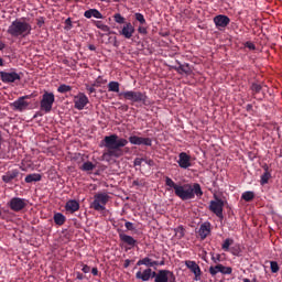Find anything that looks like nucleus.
Wrapping results in <instances>:
<instances>
[{
    "instance_id": "nucleus-18",
    "label": "nucleus",
    "mask_w": 282,
    "mask_h": 282,
    "mask_svg": "<svg viewBox=\"0 0 282 282\" xmlns=\"http://www.w3.org/2000/svg\"><path fill=\"white\" fill-rule=\"evenodd\" d=\"M177 164L181 169H191V166H193L191 163V155H188L186 152H181L178 154Z\"/></svg>"
},
{
    "instance_id": "nucleus-6",
    "label": "nucleus",
    "mask_w": 282,
    "mask_h": 282,
    "mask_svg": "<svg viewBox=\"0 0 282 282\" xmlns=\"http://www.w3.org/2000/svg\"><path fill=\"white\" fill-rule=\"evenodd\" d=\"M55 100L56 97L54 96V93L45 91L40 101L41 111H44V113H50V111H52V107H54Z\"/></svg>"
},
{
    "instance_id": "nucleus-49",
    "label": "nucleus",
    "mask_w": 282,
    "mask_h": 282,
    "mask_svg": "<svg viewBox=\"0 0 282 282\" xmlns=\"http://www.w3.org/2000/svg\"><path fill=\"white\" fill-rule=\"evenodd\" d=\"M76 279H78V281H83V279H85V275L80 272L76 273Z\"/></svg>"
},
{
    "instance_id": "nucleus-14",
    "label": "nucleus",
    "mask_w": 282,
    "mask_h": 282,
    "mask_svg": "<svg viewBox=\"0 0 282 282\" xmlns=\"http://www.w3.org/2000/svg\"><path fill=\"white\" fill-rule=\"evenodd\" d=\"M232 274V268L224 267V264H216L209 267V274L212 276H217V274Z\"/></svg>"
},
{
    "instance_id": "nucleus-50",
    "label": "nucleus",
    "mask_w": 282,
    "mask_h": 282,
    "mask_svg": "<svg viewBox=\"0 0 282 282\" xmlns=\"http://www.w3.org/2000/svg\"><path fill=\"white\" fill-rule=\"evenodd\" d=\"M91 274H93L94 276H98V274H99L98 268H93V269H91Z\"/></svg>"
},
{
    "instance_id": "nucleus-17",
    "label": "nucleus",
    "mask_w": 282,
    "mask_h": 282,
    "mask_svg": "<svg viewBox=\"0 0 282 282\" xmlns=\"http://www.w3.org/2000/svg\"><path fill=\"white\" fill-rule=\"evenodd\" d=\"M26 98L28 96H22L11 104L14 111H25V109L30 107V102L25 101Z\"/></svg>"
},
{
    "instance_id": "nucleus-25",
    "label": "nucleus",
    "mask_w": 282,
    "mask_h": 282,
    "mask_svg": "<svg viewBox=\"0 0 282 282\" xmlns=\"http://www.w3.org/2000/svg\"><path fill=\"white\" fill-rule=\"evenodd\" d=\"M119 238L123 241V243H127L128 246L133 247V246H135V243H138V241L133 237H131L127 234H120Z\"/></svg>"
},
{
    "instance_id": "nucleus-27",
    "label": "nucleus",
    "mask_w": 282,
    "mask_h": 282,
    "mask_svg": "<svg viewBox=\"0 0 282 282\" xmlns=\"http://www.w3.org/2000/svg\"><path fill=\"white\" fill-rule=\"evenodd\" d=\"M94 25H96L98 30H101V32H105L106 34H109L110 32L109 25L105 24L102 21H94Z\"/></svg>"
},
{
    "instance_id": "nucleus-33",
    "label": "nucleus",
    "mask_w": 282,
    "mask_h": 282,
    "mask_svg": "<svg viewBox=\"0 0 282 282\" xmlns=\"http://www.w3.org/2000/svg\"><path fill=\"white\" fill-rule=\"evenodd\" d=\"M270 177H272V174L270 172H264L260 178L261 186H265V184L270 182Z\"/></svg>"
},
{
    "instance_id": "nucleus-56",
    "label": "nucleus",
    "mask_w": 282,
    "mask_h": 282,
    "mask_svg": "<svg viewBox=\"0 0 282 282\" xmlns=\"http://www.w3.org/2000/svg\"><path fill=\"white\" fill-rule=\"evenodd\" d=\"M263 171L264 173H270V167L265 164L263 165Z\"/></svg>"
},
{
    "instance_id": "nucleus-22",
    "label": "nucleus",
    "mask_w": 282,
    "mask_h": 282,
    "mask_svg": "<svg viewBox=\"0 0 282 282\" xmlns=\"http://www.w3.org/2000/svg\"><path fill=\"white\" fill-rule=\"evenodd\" d=\"M208 235H210V223H204L198 229V236L200 237V239H206Z\"/></svg>"
},
{
    "instance_id": "nucleus-3",
    "label": "nucleus",
    "mask_w": 282,
    "mask_h": 282,
    "mask_svg": "<svg viewBox=\"0 0 282 282\" xmlns=\"http://www.w3.org/2000/svg\"><path fill=\"white\" fill-rule=\"evenodd\" d=\"M7 32L10 36H22V39H25V36L32 34V25L21 20H14L11 25H9Z\"/></svg>"
},
{
    "instance_id": "nucleus-26",
    "label": "nucleus",
    "mask_w": 282,
    "mask_h": 282,
    "mask_svg": "<svg viewBox=\"0 0 282 282\" xmlns=\"http://www.w3.org/2000/svg\"><path fill=\"white\" fill-rule=\"evenodd\" d=\"M42 176L39 173L29 174L25 176L24 182L26 184H32V182H41Z\"/></svg>"
},
{
    "instance_id": "nucleus-31",
    "label": "nucleus",
    "mask_w": 282,
    "mask_h": 282,
    "mask_svg": "<svg viewBox=\"0 0 282 282\" xmlns=\"http://www.w3.org/2000/svg\"><path fill=\"white\" fill-rule=\"evenodd\" d=\"M232 243H235V240L232 238L225 239L223 245H221V248H223L224 252H229L230 247L232 246Z\"/></svg>"
},
{
    "instance_id": "nucleus-1",
    "label": "nucleus",
    "mask_w": 282,
    "mask_h": 282,
    "mask_svg": "<svg viewBox=\"0 0 282 282\" xmlns=\"http://www.w3.org/2000/svg\"><path fill=\"white\" fill-rule=\"evenodd\" d=\"M166 191H174V195L182 199V202H188V199H202L204 192L202 191V185L198 183L191 184H177L175 181L169 176H165Z\"/></svg>"
},
{
    "instance_id": "nucleus-2",
    "label": "nucleus",
    "mask_w": 282,
    "mask_h": 282,
    "mask_svg": "<svg viewBox=\"0 0 282 282\" xmlns=\"http://www.w3.org/2000/svg\"><path fill=\"white\" fill-rule=\"evenodd\" d=\"M129 141L124 138H119L118 134L106 135L100 142V147L108 149L102 153L101 159L104 162H110L113 158H122L124 151L122 148L127 147Z\"/></svg>"
},
{
    "instance_id": "nucleus-55",
    "label": "nucleus",
    "mask_w": 282,
    "mask_h": 282,
    "mask_svg": "<svg viewBox=\"0 0 282 282\" xmlns=\"http://www.w3.org/2000/svg\"><path fill=\"white\" fill-rule=\"evenodd\" d=\"M88 50H90V52H96V46L94 44H90L88 46Z\"/></svg>"
},
{
    "instance_id": "nucleus-15",
    "label": "nucleus",
    "mask_w": 282,
    "mask_h": 282,
    "mask_svg": "<svg viewBox=\"0 0 282 282\" xmlns=\"http://www.w3.org/2000/svg\"><path fill=\"white\" fill-rule=\"evenodd\" d=\"M164 260H161V261H155L149 257H145L143 259H140L138 262H137V265H145V268H158V265H164Z\"/></svg>"
},
{
    "instance_id": "nucleus-16",
    "label": "nucleus",
    "mask_w": 282,
    "mask_h": 282,
    "mask_svg": "<svg viewBox=\"0 0 282 282\" xmlns=\"http://www.w3.org/2000/svg\"><path fill=\"white\" fill-rule=\"evenodd\" d=\"M119 34L123 36V39H132L133 34H135V26H133L131 22L124 23Z\"/></svg>"
},
{
    "instance_id": "nucleus-41",
    "label": "nucleus",
    "mask_w": 282,
    "mask_h": 282,
    "mask_svg": "<svg viewBox=\"0 0 282 282\" xmlns=\"http://www.w3.org/2000/svg\"><path fill=\"white\" fill-rule=\"evenodd\" d=\"M142 162H144V159L135 158L133 161V166H142Z\"/></svg>"
},
{
    "instance_id": "nucleus-8",
    "label": "nucleus",
    "mask_w": 282,
    "mask_h": 282,
    "mask_svg": "<svg viewBox=\"0 0 282 282\" xmlns=\"http://www.w3.org/2000/svg\"><path fill=\"white\" fill-rule=\"evenodd\" d=\"M154 282H176L175 274L173 271L159 270L153 272Z\"/></svg>"
},
{
    "instance_id": "nucleus-52",
    "label": "nucleus",
    "mask_w": 282,
    "mask_h": 282,
    "mask_svg": "<svg viewBox=\"0 0 282 282\" xmlns=\"http://www.w3.org/2000/svg\"><path fill=\"white\" fill-rule=\"evenodd\" d=\"M176 232L180 234V237H183V236H184V229H183L182 227H178V228L176 229Z\"/></svg>"
},
{
    "instance_id": "nucleus-32",
    "label": "nucleus",
    "mask_w": 282,
    "mask_h": 282,
    "mask_svg": "<svg viewBox=\"0 0 282 282\" xmlns=\"http://www.w3.org/2000/svg\"><path fill=\"white\" fill-rule=\"evenodd\" d=\"M176 72H178V74H191V67H188V64H180Z\"/></svg>"
},
{
    "instance_id": "nucleus-10",
    "label": "nucleus",
    "mask_w": 282,
    "mask_h": 282,
    "mask_svg": "<svg viewBox=\"0 0 282 282\" xmlns=\"http://www.w3.org/2000/svg\"><path fill=\"white\" fill-rule=\"evenodd\" d=\"M73 102L75 109H77L78 111H83V109H85V107L89 105V98L87 97V95H85V93H79L74 97Z\"/></svg>"
},
{
    "instance_id": "nucleus-60",
    "label": "nucleus",
    "mask_w": 282,
    "mask_h": 282,
    "mask_svg": "<svg viewBox=\"0 0 282 282\" xmlns=\"http://www.w3.org/2000/svg\"><path fill=\"white\" fill-rule=\"evenodd\" d=\"M0 217H1V210H0Z\"/></svg>"
},
{
    "instance_id": "nucleus-57",
    "label": "nucleus",
    "mask_w": 282,
    "mask_h": 282,
    "mask_svg": "<svg viewBox=\"0 0 282 282\" xmlns=\"http://www.w3.org/2000/svg\"><path fill=\"white\" fill-rule=\"evenodd\" d=\"M0 67H3V58L0 57Z\"/></svg>"
},
{
    "instance_id": "nucleus-13",
    "label": "nucleus",
    "mask_w": 282,
    "mask_h": 282,
    "mask_svg": "<svg viewBox=\"0 0 282 282\" xmlns=\"http://www.w3.org/2000/svg\"><path fill=\"white\" fill-rule=\"evenodd\" d=\"M0 78L2 83H17L21 80V75L14 70L10 72H0Z\"/></svg>"
},
{
    "instance_id": "nucleus-12",
    "label": "nucleus",
    "mask_w": 282,
    "mask_h": 282,
    "mask_svg": "<svg viewBox=\"0 0 282 282\" xmlns=\"http://www.w3.org/2000/svg\"><path fill=\"white\" fill-rule=\"evenodd\" d=\"M185 265L195 275L194 281H202V269L197 262L193 260H186Z\"/></svg>"
},
{
    "instance_id": "nucleus-45",
    "label": "nucleus",
    "mask_w": 282,
    "mask_h": 282,
    "mask_svg": "<svg viewBox=\"0 0 282 282\" xmlns=\"http://www.w3.org/2000/svg\"><path fill=\"white\" fill-rule=\"evenodd\" d=\"M86 89L88 94H96V86H94V84H91V86L87 85Z\"/></svg>"
},
{
    "instance_id": "nucleus-54",
    "label": "nucleus",
    "mask_w": 282,
    "mask_h": 282,
    "mask_svg": "<svg viewBox=\"0 0 282 282\" xmlns=\"http://www.w3.org/2000/svg\"><path fill=\"white\" fill-rule=\"evenodd\" d=\"M129 265H131V260H124L123 268H129Z\"/></svg>"
},
{
    "instance_id": "nucleus-36",
    "label": "nucleus",
    "mask_w": 282,
    "mask_h": 282,
    "mask_svg": "<svg viewBox=\"0 0 282 282\" xmlns=\"http://www.w3.org/2000/svg\"><path fill=\"white\" fill-rule=\"evenodd\" d=\"M134 19L135 21L140 22V25L147 24V19H144V15L142 13H135Z\"/></svg>"
},
{
    "instance_id": "nucleus-43",
    "label": "nucleus",
    "mask_w": 282,
    "mask_h": 282,
    "mask_svg": "<svg viewBox=\"0 0 282 282\" xmlns=\"http://www.w3.org/2000/svg\"><path fill=\"white\" fill-rule=\"evenodd\" d=\"M245 47H247L248 50H251V51L257 50V46L252 42H246Z\"/></svg>"
},
{
    "instance_id": "nucleus-48",
    "label": "nucleus",
    "mask_w": 282,
    "mask_h": 282,
    "mask_svg": "<svg viewBox=\"0 0 282 282\" xmlns=\"http://www.w3.org/2000/svg\"><path fill=\"white\" fill-rule=\"evenodd\" d=\"M138 32H139V34H147V28L139 26Z\"/></svg>"
},
{
    "instance_id": "nucleus-42",
    "label": "nucleus",
    "mask_w": 282,
    "mask_h": 282,
    "mask_svg": "<svg viewBox=\"0 0 282 282\" xmlns=\"http://www.w3.org/2000/svg\"><path fill=\"white\" fill-rule=\"evenodd\" d=\"M212 261H214V263H219L221 261V254H219V253H217L216 256L213 254Z\"/></svg>"
},
{
    "instance_id": "nucleus-7",
    "label": "nucleus",
    "mask_w": 282,
    "mask_h": 282,
    "mask_svg": "<svg viewBox=\"0 0 282 282\" xmlns=\"http://www.w3.org/2000/svg\"><path fill=\"white\" fill-rule=\"evenodd\" d=\"M8 206L10 210H13V213H21V210H24L28 207V199L21 197H12L8 202Z\"/></svg>"
},
{
    "instance_id": "nucleus-28",
    "label": "nucleus",
    "mask_w": 282,
    "mask_h": 282,
    "mask_svg": "<svg viewBox=\"0 0 282 282\" xmlns=\"http://www.w3.org/2000/svg\"><path fill=\"white\" fill-rule=\"evenodd\" d=\"M80 169L85 173H90V171H94V169H96V164L91 163V161H86V162L83 163Z\"/></svg>"
},
{
    "instance_id": "nucleus-34",
    "label": "nucleus",
    "mask_w": 282,
    "mask_h": 282,
    "mask_svg": "<svg viewBox=\"0 0 282 282\" xmlns=\"http://www.w3.org/2000/svg\"><path fill=\"white\" fill-rule=\"evenodd\" d=\"M241 199L245 202H252V199H254V192L247 191L242 193Z\"/></svg>"
},
{
    "instance_id": "nucleus-37",
    "label": "nucleus",
    "mask_w": 282,
    "mask_h": 282,
    "mask_svg": "<svg viewBox=\"0 0 282 282\" xmlns=\"http://www.w3.org/2000/svg\"><path fill=\"white\" fill-rule=\"evenodd\" d=\"M113 19H115L116 23H119L120 25L124 24L126 19H124V17H122V14L116 13L113 15Z\"/></svg>"
},
{
    "instance_id": "nucleus-20",
    "label": "nucleus",
    "mask_w": 282,
    "mask_h": 282,
    "mask_svg": "<svg viewBox=\"0 0 282 282\" xmlns=\"http://www.w3.org/2000/svg\"><path fill=\"white\" fill-rule=\"evenodd\" d=\"M153 272H155V271H153L151 268L143 270V272L138 271L135 273V279H139L144 282L150 281L151 279H155V275H153Z\"/></svg>"
},
{
    "instance_id": "nucleus-21",
    "label": "nucleus",
    "mask_w": 282,
    "mask_h": 282,
    "mask_svg": "<svg viewBox=\"0 0 282 282\" xmlns=\"http://www.w3.org/2000/svg\"><path fill=\"white\" fill-rule=\"evenodd\" d=\"M17 177H19V170H11L2 175V182H4V184H10V182H13Z\"/></svg>"
},
{
    "instance_id": "nucleus-30",
    "label": "nucleus",
    "mask_w": 282,
    "mask_h": 282,
    "mask_svg": "<svg viewBox=\"0 0 282 282\" xmlns=\"http://www.w3.org/2000/svg\"><path fill=\"white\" fill-rule=\"evenodd\" d=\"M53 219L56 226H63V224H65L66 218H65V215H63L62 213H56Z\"/></svg>"
},
{
    "instance_id": "nucleus-46",
    "label": "nucleus",
    "mask_w": 282,
    "mask_h": 282,
    "mask_svg": "<svg viewBox=\"0 0 282 282\" xmlns=\"http://www.w3.org/2000/svg\"><path fill=\"white\" fill-rule=\"evenodd\" d=\"M65 30H72V18L65 20Z\"/></svg>"
},
{
    "instance_id": "nucleus-9",
    "label": "nucleus",
    "mask_w": 282,
    "mask_h": 282,
    "mask_svg": "<svg viewBox=\"0 0 282 282\" xmlns=\"http://www.w3.org/2000/svg\"><path fill=\"white\" fill-rule=\"evenodd\" d=\"M209 210L216 215L219 219H224V200L220 198H215L210 200Z\"/></svg>"
},
{
    "instance_id": "nucleus-59",
    "label": "nucleus",
    "mask_w": 282,
    "mask_h": 282,
    "mask_svg": "<svg viewBox=\"0 0 282 282\" xmlns=\"http://www.w3.org/2000/svg\"><path fill=\"white\" fill-rule=\"evenodd\" d=\"M37 25L41 28V25H43V21H39Z\"/></svg>"
},
{
    "instance_id": "nucleus-4",
    "label": "nucleus",
    "mask_w": 282,
    "mask_h": 282,
    "mask_svg": "<svg viewBox=\"0 0 282 282\" xmlns=\"http://www.w3.org/2000/svg\"><path fill=\"white\" fill-rule=\"evenodd\" d=\"M119 96L124 98V100H129L130 102L133 104H139V105H147L148 96L147 93H142L139 90H126L119 93Z\"/></svg>"
},
{
    "instance_id": "nucleus-44",
    "label": "nucleus",
    "mask_w": 282,
    "mask_h": 282,
    "mask_svg": "<svg viewBox=\"0 0 282 282\" xmlns=\"http://www.w3.org/2000/svg\"><path fill=\"white\" fill-rule=\"evenodd\" d=\"M124 227L127 230H135V226L131 221H126Z\"/></svg>"
},
{
    "instance_id": "nucleus-47",
    "label": "nucleus",
    "mask_w": 282,
    "mask_h": 282,
    "mask_svg": "<svg viewBox=\"0 0 282 282\" xmlns=\"http://www.w3.org/2000/svg\"><path fill=\"white\" fill-rule=\"evenodd\" d=\"M91 268L89 265L83 264L82 272H84V274H89Z\"/></svg>"
},
{
    "instance_id": "nucleus-53",
    "label": "nucleus",
    "mask_w": 282,
    "mask_h": 282,
    "mask_svg": "<svg viewBox=\"0 0 282 282\" xmlns=\"http://www.w3.org/2000/svg\"><path fill=\"white\" fill-rule=\"evenodd\" d=\"M145 164H148V166H153V160H147L144 159L143 161Z\"/></svg>"
},
{
    "instance_id": "nucleus-38",
    "label": "nucleus",
    "mask_w": 282,
    "mask_h": 282,
    "mask_svg": "<svg viewBox=\"0 0 282 282\" xmlns=\"http://www.w3.org/2000/svg\"><path fill=\"white\" fill-rule=\"evenodd\" d=\"M105 83H107V79L102 78V76H99L96 78L93 85L94 87H100V85H105Z\"/></svg>"
},
{
    "instance_id": "nucleus-11",
    "label": "nucleus",
    "mask_w": 282,
    "mask_h": 282,
    "mask_svg": "<svg viewBox=\"0 0 282 282\" xmlns=\"http://www.w3.org/2000/svg\"><path fill=\"white\" fill-rule=\"evenodd\" d=\"M130 144H134L137 147H152L153 140L151 138L130 135L129 137Z\"/></svg>"
},
{
    "instance_id": "nucleus-39",
    "label": "nucleus",
    "mask_w": 282,
    "mask_h": 282,
    "mask_svg": "<svg viewBox=\"0 0 282 282\" xmlns=\"http://www.w3.org/2000/svg\"><path fill=\"white\" fill-rule=\"evenodd\" d=\"M270 268H271V272L273 274H276V272H279V270H280L279 262L278 261H271L270 262Z\"/></svg>"
},
{
    "instance_id": "nucleus-61",
    "label": "nucleus",
    "mask_w": 282,
    "mask_h": 282,
    "mask_svg": "<svg viewBox=\"0 0 282 282\" xmlns=\"http://www.w3.org/2000/svg\"><path fill=\"white\" fill-rule=\"evenodd\" d=\"M99 1H105V0H99Z\"/></svg>"
},
{
    "instance_id": "nucleus-35",
    "label": "nucleus",
    "mask_w": 282,
    "mask_h": 282,
    "mask_svg": "<svg viewBox=\"0 0 282 282\" xmlns=\"http://www.w3.org/2000/svg\"><path fill=\"white\" fill-rule=\"evenodd\" d=\"M58 94H67L68 91H72V86L62 84L57 88Z\"/></svg>"
},
{
    "instance_id": "nucleus-51",
    "label": "nucleus",
    "mask_w": 282,
    "mask_h": 282,
    "mask_svg": "<svg viewBox=\"0 0 282 282\" xmlns=\"http://www.w3.org/2000/svg\"><path fill=\"white\" fill-rule=\"evenodd\" d=\"M3 50H6V42L0 40V51L3 52Z\"/></svg>"
},
{
    "instance_id": "nucleus-23",
    "label": "nucleus",
    "mask_w": 282,
    "mask_h": 282,
    "mask_svg": "<svg viewBox=\"0 0 282 282\" xmlns=\"http://www.w3.org/2000/svg\"><path fill=\"white\" fill-rule=\"evenodd\" d=\"M79 209H80V204H78L77 200L75 199L68 200L65 205V210H67V213H76Z\"/></svg>"
},
{
    "instance_id": "nucleus-40",
    "label": "nucleus",
    "mask_w": 282,
    "mask_h": 282,
    "mask_svg": "<svg viewBox=\"0 0 282 282\" xmlns=\"http://www.w3.org/2000/svg\"><path fill=\"white\" fill-rule=\"evenodd\" d=\"M261 89H262L261 84L253 83V84L251 85V91H252L253 94H260V93H261Z\"/></svg>"
},
{
    "instance_id": "nucleus-29",
    "label": "nucleus",
    "mask_w": 282,
    "mask_h": 282,
    "mask_svg": "<svg viewBox=\"0 0 282 282\" xmlns=\"http://www.w3.org/2000/svg\"><path fill=\"white\" fill-rule=\"evenodd\" d=\"M108 91H112L115 94H120V83L118 82H109Z\"/></svg>"
},
{
    "instance_id": "nucleus-24",
    "label": "nucleus",
    "mask_w": 282,
    "mask_h": 282,
    "mask_svg": "<svg viewBox=\"0 0 282 282\" xmlns=\"http://www.w3.org/2000/svg\"><path fill=\"white\" fill-rule=\"evenodd\" d=\"M84 17L86 19H91V17H94V19H102V13H100L98 9H89L84 12Z\"/></svg>"
},
{
    "instance_id": "nucleus-58",
    "label": "nucleus",
    "mask_w": 282,
    "mask_h": 282,
    "mask_svg": "<svg viewBox=\"0 0 282 282\" xmlns=\"http://www.w3.org/2000/svg\"><path fill=\"white\" fill-rule=\"evenodd\" d=\"M242 282H251V281H250V279L245 278V279L242 280Z\"/></svg>"
},
{
    "instance_id": "nucleus-5",
    "label": "nucleus",
    "mask_w": 282,
    "mask_h": 282,
    "mask_svg": "<svg viewBox=\"0 0 282 282\" xmlns=\"http://www.w3.org/2000/svg\"><path fill=\"white\" fill-rule=\"evenodd\" d=\"M109 199H111L109 194L105 192L97 193L94 195V200L90 203V208L97 213H104V210H107V204H109Z\"/></svg>"
},
{
    "instance_id": "nucleus-19",
    "label": "nucleus",
    "mask_w": 282,
    "mask_h": 282,
    "mask_svg": "<svg viewBox=\"0 0 282 282\" xmlns=\"http://www.w3.org/2000/svg\"><path fill=\"white\" fill-rule=\"evenodd\" d=\"M214 23L218 30H223L224 28H228L230 24V18L228 15H216L214 18Z\"/></svg>"
}]
</instances>
